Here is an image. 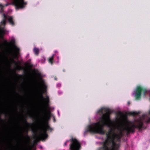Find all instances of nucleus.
I'll return each instance as SVG.
<instances>
[{
	"label": "nucleus",
	"mask_w": 150,
	"mask_h": 150,
	"mask_svg": "<svg viewBox=\"0 0 150 150\" xmlns=\"http://www.w3.org/2000/svg\"><path fill=\"white\" fill-rule=\"evenodd\" d=\"M41 130L40 137L42 139H46L48 137V135L47 133V132L48 130L51 129L50 126L47 125L46 126H42L40 127Z\"/></svg>",
	"instance_id": "obj_6"
},
{
	"label": "nucleus",
	"mask_w": 150,
	"mask_h": 150,
	"mask_svg": "<svg viewBox=\"0 0 150 150\" xmlns=\"http://www.w3.org/2000/svg\"><path fill=\"white\" fill-rule=\"evenodd\" d=\"M8 4H6V6H8Z\"/></svg>",
	"instance_id": "obj_27"
},
{
	"label": "nucleus",
	"mask_w": 150,
	"mask_h": 150,
	"mask_svg": "<svg viewBox=\"0 0 150 150\" xmlns=\"http://www.w3.org/2000/svg\"><path fill=\"white\" fill-rule=\"evenodd\" d=\"M130 114L132 115L135 116L138 115L139 114V113L136 112H130Z\"/></svg>",
	"instance_id": "obj_16"
},
{
	"label": "nucleus",
	"mask_w": 150,
	"mask_h": 150,
	"mask_svg": "<svg viewBox=\"0 0 150 150\" xmlns=\"http://www.w3.org/2000/svg\"><path fill=\"white\" fill-rule=\"evenodd\" d=\"M54 54L52 56L49 58L48 59L49 62L52 64L53 63V60L54 59Z\"/></svg>",
	"instance_id": "obj_14"
},
{
	"label": "nucleus",
	"mask_w": 150,
	"mask_h": 150,
	"mask_svg": "<svg viewBox=\"0 0 150 150\" xmlns=\"http://www.w3.org/2000/svg\"><path fill=\"white\" fill-rule=\"evenodd\" d=\"M143 125V121L140 119L137 120L136 125L130 121H129L125 126L122 124L121 127L117 128L119 131L118 134L115 132L114 128H110L106 134V139L103 142L102 146L99 147L97 150H119L120 144L116 143L115 141H120L121 138L123 135V131H125L127 135L130 133H134L136 128L140 130Z\"/></svg>",
	"instance_id": "obj_1"
},
{
	"label": "nucleus",
	"mask_w": 150,
	"mask_h": 150,
	"mask_svg": "<svg viewBox=\"0 0 150 150\" xmlns=\"http://www.w3.org/2000/svg\"><path fill=\"white\" fill-rule=\"evenodd\" d=\"M9 23L12 26L15 25V23L13 20V17L12 16H7V18Z\"/></svg>",
	"instance_id": "obj_10"
},
{
	"label": "nucleus",
	"mask_w": 150,
	"mask_h": 150,
	"mask_svg": "<svg viewBox=\"0 0 150 150\" xmlns=\"http://www.w3.org/2000/svg\"><path fill=\"white\" fill-rule=\"evenodd\" d=\"M54 121H55V119H54Z\"/></svg>",
	"instance_id": "obj_31"
},
{
	"label": "nucleus",
	"mask_w": 150,
	"mask_h": 150,
	"mask_svg": "<svg viewBox=\"0 0 150 150\" xmlns=\"http://www.w3.org/2000/svg\"><path fill=\"white\" fill-rule=\"evenodd\" d=\"M142 116H143V118L144 119L145 118V115H143Z\"/></svg>",
	"instance_id": "obj_22"
},
{
	"label": "nucleus",
	"mask_w": 150,
	"mask_h": 150,
	"mask_svg": "<svg viewBox=\"0 0 150 150\" xmlns=\"http://www.w3.org/2000/svg\"><path fill=\"white\" fill-rule=\"evenodd\" d=\"M11 62L12 63H14L17 66V69L18 70H20L23 69V67L21 66H18L17 63L13 59L11 60Z\"/></svg>",
	"instance_id": "obj_12"
},
{
	"label": "nucleus",
	"mask_w": 150,
	"mask_h": 150,
	"mask_svg": "<svg viewBox=\"0 0 150 150\" xmlns=\"http://www.w3.org/2000/svg\"><path fill=\"white\" fill-rule=\"evenodd\" d=\"M63 72H65V70L64 69H63Z\"/></svg>",
	"instance_id": "obj_26"
},
{
	"label": "nucleus",
	"mask_w": 150,
	"mask_h": 150,
	"mask_svg": "<svg viewBox=\"0 0 150 150\" xmlns=\"http://www.w3.org/2000/svg\"><path fill=\"white\" fill-rule=\"evenodd\" d=\"M54 79H55V80H57V78H56V77H54Z\"/></svg>",
	"instance_id": "obj_24"
},
{
	"label": "nucleus",
	"mask_w": 150,
	"mask_h": 150,
	"mask_svg": "<svg viewBox=\"0 0 150 150\" xmlns=\"http://www.w3.org/2000/svg\"><path fill=\"white\" fill-rule=\"evenodd\" d=\"M69 141L71 142L69 145L70 150H79L81 147V144L79 141L75 138H72L69 140L67 141L64 144V146H66L67 142Z\"/></svg>",
	"instance_id": "obj_3"
},
{
	"label": "nucleus",
	"mask_w": 150,
	"mask_h": 150,
	"mask_svg": "<svg viewBox=\"0 0 150 150\" xmlns=\"http://www.w3.org/2000/svg\"><path fill=\"white\" fill-rule=\"evenodd\" d=\"M1 32H4V30H1Z\"/></svg>",
	"instance_id": "obj_23"
},
{
	"label": "nucleus",
	"mask_w": 150,
	"mask_h": 150,
	"mask_svg": "<svg viewBox=\"0 0 150 150\" xmlns=\"http://www.w3.org/2000/svg\"><path fill=\"white\" fill-rule=\"evenodd\" d=\"M98 112L102 114V116L100 118L101 122L99 121L89 125L84 132V134L87 132H89L91 133L104 135L106 132L104 129V126L110 127L111 120L110 115L111 112L110 110L107 108H102L98 110Z\"/></svg>",
	"instance_id": "obj_2"
},
{
	"label": "nucleus",
	"mask_w": 150,
	"mask_h": 150,
	"mask_svg": "<svg viewBox=\"0 0 150 150\" xmlns=\"http://www.w3.org/2000/svg\"><path fill=\"white\" fill-rule=\"evenodd\" d=\"M42 85L44 86V87H46V86L45 85V84L44 83V81L43 80H42Z\"/></svg>",
	"instance_id": "obj_19"
},
{
	"label": "nucleus",
	"mask_w": 150,
	"mask_h": 150,
	"mask_svg": "<svg viewBox=\"0 0 150 150\" xmlns=\"http://www.w3.org/2000/svg\"><path fill=\"white\" fill-rule=\"evenodd\" d=\"M15 42L14 39H12L11 41L9 42L7 41H5V45L7 46L11 45L14 48L15 53L13 54V56L14 58H18V55L19 54L20 49L16 46L15 45Z\"/></svg>",
	"instance_id": "obj_5"
},
{
	"label": "nucleus",
	"mask_w": 150,
	"mask_h": 150,
	"mask_svg": "<svg viewBox=\"0 0 150 150\" xmlns=\"http://www.w3.org/2000/svg\"><path fill=\"white\" fill-rule=\"evenodd\" d=\"M128 104H130V102H128Z\"/></svg>",
	"instance_id": "obj_28"
},
{
	"label": "nucleus",
	"mask_w": 150,
	"mask_h": 150,
	"mask_svg": "<svg viewBox=\"0 0 150 150\" xmlns=\"http://www.w3.org/2000/svg\"><path fill=\"white\" fill-rule=\"evenodd\" d=\"M3 18L1 22V25L5 26L6 24V20L7 19V16L3 13Z\"/></svg>",
	"instance_id": "obj_11"
},
{
	"label": "nucleus",
	"mask_w": 150,
	"mask_h": 150,
	"mask_svg": "<svg viewBox=\"0 0 150 150\" xmlns=\"http://www.w3.org/2000/svg\"><path fill=\"white\" fill-rule=\"evenodd\" d=\"M24 121L25 123L26 124H27L28 126H31L33 125V124L32 123L29 124V123H28L26 119H25L24 120Z\"/></svg>",
	"instance_id": "obj_17"
},
{
	"label": "nucleus",
	"mask_w": 150,
	"mask_h": 150,
	"mask_svg": "<svg viewBox=\"0 0 150 150\" xmlns=\"http://www.w3.org/2000/svg\"><path fill=\"white\" fill-rule=\"evenodd\" d=\"M35 138L37 139H39V137H38V135L37 134H35Z\"/></svg>",
	"instance_id": "obj_20"
},
{
	"label": "nucleus",
	"mask_w": 150,
	"mask_h": 150,
	"mask_svg": "<svg viewBox=\"0 0 150 150\" xmlns=\"http://www.w3.org/2000/svg\"><path fill=\"white\" fill-rule=\"evenodd\" d=\"M43 115L42 117L43 120L45 122H47L50 119L52 114L50 111H48L47 113L46 112V107L44 106L42 108Z\"/></svg>",
	"instance_id": "obj_8"
},
{
	"label": "nucleus",
	"mask_w": 150,
	"mask_h": 150,
	"mask_svg": "<svg viewBox=\"0 0 150 150\" xmlns=\"http://www.w3.org/2000/svg\"><path fill=\"white\" fill-rule=\"evenodd\" d=\"M37 75L38 76H41V74L40 73H38L37 74Z\"/></svg>",
	"instance_id": "obj_21"
},
{
	"label": "nucleus",
	"mask_w": 150,
	"mask_h": 150,
	"mask_svg": "<svg viewBox=\"0 0 150 150\" xmlns=\"http://www.w3.org/2000/svg\"><path fill=\"white\" fill-rule=\"evenodd\" d=\"M147 91L146 90L143 88L141 86H138L136 90L135 96L137 99H140L141 97L142 93V92L144 95H145Z\"/></svg>",
	"instance_id": "obj_7"
},
{
	"label": "nucleus",
	"mask_w": 150,
	"mask_h": 150,
	"mask_svg": "<svg viewBox=\"0 0 150 150\" xmlns=\"http://www.w3.org/2000/svg\"><path fill=\"white\" fill-rule=\"evenodd\" d=\"M28 130H27L26 131V134L25 136H24L23 133L21 132V136H22V137H25L26 138L29 139V137L28 135Z\"/></svg>",
	"instance_id": "obj_15"
},
{
	"label": "nucleus",
	"mask_w": 150,
	"mask_h": 150,
	"mask_svg": "<svg viewBox=\"0 0 150 150\" xmlns=\"http://www.w3.org/2000/svg\"><path fill=\"white\" fill-rule=\"evenodd\" d=\"M120 114H121V113L120 112Z\"/></svg>",
	"instance_id": "obj_30"
},
{
	"label": "nucleus",
	"mask_w": 150,
	"mask_h": 150,
	"mask_svg": "<svg viewBox=\"0 0 150 150\" xmlns=\"http://www.w3.org/2000/svg\"><path fill=\"white\" fill-rule=\"evenodd\" d=\"M33 51L36 55H38L39 52V50L38 48L35 47L33 49Z\"/></svg>",
	"instance_id": "obj_13"
},
{
	"label": "nucleus",
	"mask_w": 150,
	"mask_h": 150,
	"mask_svg": "<svg viewBox=\"0 0 150 150\" xmlns=\"http://www.w3.org/2000/svg\"><path fill=\"white\" fill-rule=\"evenodd\" d=\"M0 7H1V13L3 12L4 11V9H3L4 6H3V5L1 4H0Z\"/></svg>",
	"instance_id": "obj_18"
},
{
	"label": "nucleus",
	"mask_w": 150,
	"mask_h": 150,
	"mask_svg": "<svg viewBox=\"0 0 150 150\" xmlns=\"http://www.w3.org/2000/svg\"><path fill=\"white\" fill-rule=\"evenodd\" d=\"M40 98L42 99H44L45 100V105H48L49 102V98L48 96H46V98H44L42 94L40 93L39 95Z\"/></svg>",
	"instance_id": "obj_9"
},
{
	"label": "nucleus",
	"mask_w": 150,
	"mask_h": 150,
	"mask_svg": "<svg viewBox=\"0 0 150 150\" xmlns=\"http://www.w3.org/2000/svg\"><path fill=\"white\" fill-rule=\"evenodd\" d=\"M11 2L10 4L15 6L17 9H23L27 4L26 2L24 0H11Z\"/></svg>",
	"instance_id": "obj_4"
},
{
	"label": "nucleus",
	"mask_w": 150,
	"mask_h": 150,
	"mask_svg": "<svg viewBox=\"0 0 150 150\" xmlns=\"http://www.w3.org/2000/svg\"><path fill=\"white\" fill-rule=\"evenodd\" d=\"M18 63L19 64H20V62L19 61H18Z\"/></svg>",
	"instance_id": "obj_29"
},
{
	"label": "nucleus",
	"mask_w": 150,
	"mask_h": 150,
	"mask_svg": "<svg viewBox=\"0 0 150 150\" xmlns=\"http://www.w3.org/2000/svg\"><path fill=\"white\" fill-rule=\"evenodd\" d=\"M0 119L2 121H4V120H2V119H1V118H0Z\"/></svg>",
	"instance_id": "obj_25"
}]
</instances>
